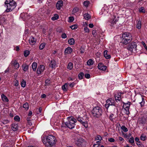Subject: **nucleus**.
<instances>
[{
    "label": "nucleus",
    "mask_w": 147,
    "mask_h": 147,
    "mask_svg": "<svg viewBox=\"0 0 147 147\" xmlns=\"http://www.w3.org/2000/svg\"><path fill=\"white\" fill-rule=\"evenodd\" d=\"M63 2L61 0L58 1L56 5V7L58 10H60L61 7L63 5Z\"/></svg>",
    "instance_id": "obj_14"
},
{
    "label": "nucleus",
    "mask_w": 147,
    "mask_h": 147,
    "mask_svg": "<svg viewBox=\"0 0 147 147\" xmlns=\"http://www.w3.org/2000/svg\"><path fill=\"white\" fill-rule=\"evenodd\" d=\"M70 28L72 30H75L77 28V26L76 25H74L71 26H70Z\"/></svg>",
    "instance_id": "obj_47"
},
{
    "label": "nucleus",
    "mask_w": 147,
    "mask_h": 147,
    "mask_svg": "<svg viewBox=\"0 0 147 147\" xmlns=\"http://www.w3.org/2000/svg\"><path fill=\"white\" fill-rule=\"evenodd\" d=\"M32 125V123L30 121H28L27 122V125L28 127L31 126Z\"/></svg>",
    "instance_id": "obj_53"
},
{
    "label": "nucleus",
    "mask_w": 147,
    "mask_h": 147,
    "mask_svg": "<svg viewBox=\"0 0 147 147\" xmlns=\"http://www.w3.org/2000/svg\"><path fill=\"white\" fill-rule=\"evenodd\" d=\"M62 88L64 91H67L68 89V84L67 83L65 84L64 85L62 86Z\"/></svg>",
    "instance_id": "obj_22"
},
{
    "label": "nucleus",
    "mask_w": 147,
    "mask_h": 147,
    "mask_svg": "<svg viewBox=\"0 0 147 147\" xmlns=\"http://www.w3.org/2000/svg\"><path fill=\"white\" fill-rule=\"evenodd\" d=\"M114 104V100L111 98H109L106 101L105 107L106 108L108 109L110 105H113Z\"/></svg>",
    "instance_id": "obj_10"
},
{
    "label": "nucleus",
    "mask_w": 147,
    "mask_h": 147,
    "mask_svg": "<svg viewBox=\"0 0 147 147\" xmlns=\"http://www.w3.org/2000/svg\"><path fill=\"white\" fill-rule=\"evenodd\" d=\"M84 17L85 19L86 20H88L90 18V16L89 14L88 13H85L84 15Z\"/></svg>",
    "instance_id": "obj_31"
},
{
    "label": "nucleus",
    "mask_w": 147,
    "mask_h": 147,
    "mask_svg": "<svg viewBox=\"0 0 147 147\" xmlns=\"http://www.w3.org/2000/svg\"><path fill=\"white\" fill-rule=\"evenodd\" d=\"M119 140L120 141H121V142H124V140L123 138H122L121 137H119Z\"/></svg>",
    "instance_id": "obj_60"
},
{
    "label": "nucleus",
    "mask_w": 147,
    "mask_h": 147,
    "mask_svg": "<svg viewBox=\"0 0 147 147\" xmlns=\"http://www.w3.org/2000/svg\"><path fill=\"white\" fill-rule=\"evenodd\" d=\"M30 54L29 51H24V55L25 57H27Z\"/></svg>",
    "instance_id": "obj_41"
},
{
    "label": "nucleus",
    "mask_w": 147,
    "mask_h": 147,
    "mask_svg": "<svg viewBox=\"0 0 147 147\" xmlns=\"http://www.w3.org/2000/svg\"><path fill=\"white\" fill-rule=\"evenodd\" d=\"M69 44L70 45H73L75 43V40L74 38H72L68 40Z\"/></svg>",
    "instance_id": "obj_26"
},
{
    "label": "nucleus",
    "mask_w": 147,
    "mask_h": 147,
    "mask_svg": "<svg viewBox=\"0 0 147 147\" xmlns=\"http://www.w3.org/2000/svg\"><path fill=\"white\" fill-rule=\"evenodd\" d=\"M56 139L55 137L52 135H49L42 139V142L47 146L51 147L54 146L55 143Z\"/></svg>",
    "instance_id": "obj_1"
},
{
    "label": "nucleus",
    "mask_w": 147,
    "mask_h": 147,
    "mask_svg": "<svg viewBox=\"0 0 147 147\" xmlns=\"http://www.w3.org/2000/svg\"><path fill=\"white\" fill-rule=\"evenodd\" d=\"M69 22H72L74 20V18L73 17H70L69 18Z\"/></svg>",
    "instance_id": "obj_51"
},
{
    "label": "nucleus",
    "mask_w": 147,
    "mask_h": 147,
    "mask_svg": "<svg viewBox=\"0 0 147 147\" xmlns=\"http://www.w3.org/2000/svg\"><path fill=\"white\" fill-rule=\"evenodd\" d=\"M76 144L79 147H84L86 144V142L82 137H77L75 139Z\"/></svg>",
    "instance_id": "obj_5"
},
{
    "label": "nucleus",
    "mask_w": 147,
    "mask_h": 147,
    "mask_svg": "<svg viewBox=\"0 0 147 147\" xmlns=\"http://www.w3.org/2000/svg\"><path fill=\"white\" fill-rule=\"evenodd\" d=\"M100 145V144H96L93 145L94 147H99Z\"/></svg>",
    "instance_id": "obj_59"
},
{
    "label": "nucleus",
    "mask_w": 147,
    "mask_h": 147,
    "mask_svg": "<svg viewBox=\"0 0 147 147\" xmlns=\"http://www.w3.org/2000/svg\"><path fill=\"white\" fill-rule=\"evenodd\" d=\"M72 49L70 47H68L65 50V53H66L70 54L72 52Z\"/></svg>",
    "instance_id": "obj_19"
},
{
    "label": "nucleus",
    "mask_w": 147,
    "mask_h": 147,
    "mask_svg": "<svg viewBox=\"0 0 147 147\" xmlns=\"http://www.w3.org/2000/svg\"><path fill=\"white\" fill-rule=\"evenodd\" d=\"M23 107L25 109V110H27L29 109V106L28 103V102H26L23 105Z\"/></svg>",
    "instance_id": "obj_29"
},
{
    "label": "nucleus",
    "mask_w": 147,
    "mask_h": 147,
    "mask_svg": "<svg viewBox=\"0 0 147 147\" xmlns=\"http://www.w3.org/2000/svg\"><path fill=\"white\" fill-rule=\"evenodd\" d=\"M128 107H125V108L124 109L125 111V113L127 115H128L129 114V108H127Z\"/></svg>",
    "instance_id": "obj_40"
},
{
    "label": "nucleus",
    "mask_w": 147,
    "mask_h": 147,
    "mask_svg": "<svg viewBox=\"0 0 147 147\" xmlns=\"http://www.w3.org/2000/svg\"><path fill=\"white\" fill-rule=\"evenodd\" d=\"M123 107L124 109L125 108V107H127V108H129L130 105V102L128 101L126 103H125L123 102Z\"/></svg>",
    "instance_id": "obj_23"
},
{
    "label": "nucleus",
    "mask_w": 147,
    "mask_h": 147,
    "mask_svg": "<svg viewBox=\"0 0 147 147\" xmlns=\"http://www.w3.org/2000/svg\"><path fill=\"white\" fill-rule=\"evenodd\" d=\"M95 140H99L100 141L102 140V138L100 135H97L95 137Z\"/></svg>",
    "instance_id": "obj_35"
},
{
    "label": "nucleus",
    "mask_w": 147,
    "mask_h": 147,
    "mask_svg": "<svg viewBox=\"0 0 147 147\" xmlns=\"http://www.w3.org/2000/svg\"><path fill=\"white\" fill-rule=\"evenodd\" d=\"M12 129L13 131H17L18 128V125L16 123H13L11 125Z\"/></svg>",
    "instance_id": "obj_17"
},
{
    "label": "nucleus",
    "mask_w": 147,
    "mask_h": 147,
    "mask_svg": "<svg viewBox=\"0 0 147 147\" xmlns=\"http://www.w3.org/2000/svg\"><path fill=\"white\" fill-rule=\"evenodd\" d=\"M22 67L23 70L24 71H26L27 70H28L29 66L28 65H24V66H22Z\"/></svg>",
    "instance_id": "obj_33"
},
{
    "label": "nucleus",
    "mask_w": 147,
    "mask_h": 147,
    "mask_svg": "<svg viewBox=\"0 0 147 147\" xmlns=\"http://www.w3.org/2000/svg\"><path fill=\"white\" fill-rule=\"evenodd\" d=\"M61 127L66 128L67 127L66 125V122L62 123L61 126Z\"/></svg>",
    "instance_id": "obj_52"
},
{
    "label": "nucleus",
    "mask_w": 147,
    "mask_h": 147,
    "mask_svg": "<svg viewBox=\"0 0 147 147\" xmlns=\"http://www.w3.org/2000/svg\"><path fill=\"white\" fill-rule=\"evenodd\" d=\"M56 61L53 59L51 61L49 65V66L50 67H51L52 68H54L56 67Z\"/></svg>",
    "instance_id": "obj_18"
},
{
    "label": "nucleus",
    "mask_w": 147,
    "mask_h": 147,
    "mask_svg": "<svg viewBox=\"0 0 147 147\" xmlns=\"http://www.w3.org/2000/svg\"><path fill=\"white\" fill-rule=\"evenodd\" d=\"M121 128L124 132H126L128 131L127 128L125 126H122Z\"/></svg>",
    "instance_id": "obj_37"
},
{
    "label": "nucleus",
    "mask_w": 147,
    "mask_h": 147,
    "mask_svg": "<svg viewBox=\"0 0 147 147\" xmlns=\"http://www.w3.org/2000/svg\"><path fill=\"white\" fill-rule=\"evenodd\" d=\"M46 95L45 94H43L41 95V97L42 98H45L46 97Z\"/></svg>",
    "instance_id": "obj_62"
},
{
    "label": "nucleus",
    "mask_w": 147,
    "mask_h": 147,
    "mask_svg": "<svg viewBox=\"0 0 147 147\" xmlns=\"http://www.w3.org/2000/svg\"><path fill=\"white\" fill-rule=\"evenodd\" d=\"M138 123L139 124L143 125L147 123V115L139 117L138 119Z\"/></svg>",
    "instance_id": "obj_8"
},
{
    "label": "nucleus",
    "mask_w": 147,
    "mask_h": 147,
    "mask_svg": "<svg viewBox=\"0 0 147 147\" xmlns=\"http://www.w3.org/2000/svg\"><path fill=\"white\" fill-rule=\"evenodd\" d=\"M32 68L33 70L34 71H35L37 66V63L35 62H33L32 64Z\"/></svg>",
    "instance_id": "obj_24"
},
{
    "label": "nucleus",
    "mask_w": 147,
    "mask_h": 147,
    "mask_svg": "<svg viewBox=\"0 0 147 147\" xmlns=\"http://www.w3.org/2000/svg\"><path fill=\"white\" fill-rule=\"evenodd\" d=\"M19 85V82L18 80H16L14 81V85L17 86Z\"/></svg>",
    "instance_id": "obj_50"
},
{
    "label": "nucleus",
    "mask_w": 147,
    "mask_h": 147,
    "mask_svg": "<svg viewBox=\"0 0 147 147\" xmlns=\"http://www.w3.org/2000/svg\"><path fill=\"white\" fill-rule=\"evenodd\" d=\"M122 43L123 44L126 45L130 43L132 40L131 34L129 33L125 32L122 35Z\"/></svg>",
    "instance_id": "obj_3"
},
{
    "label": "nucleus",
    "mask_w": 147,
    "mask_h": 147,
    "mask_svg": "<svg viewBox=\"0 0 147 147\" xmlns=\"http://www.w3.org/2000/svg\"><path fill=\"white\" fill-rule=\"evenodd\" d=\"M141 22L140 20L138 21V23L136 25V28L138 29L141 28Z\"/></svg>",
    "instance_id": "obj_30"
},
{
    "label": "nucleus",
    "mask_w": 147,
    "mask_h": 147,
    "mask_svg": "<svg viewBox=\"0 0 147 147\" xmlns=\"http://www.w3.org/2000/svg\"><path fill=\"white\" fill-rule=\"evenodd\" d=\"M85 77L87 78H89L90 77V75L89 74H86L85 75Z\"/></svg>",
    "instance_id": "obj_56"
},
{
    "label": "nucleus",
    "mask_w": 147,
    "mask_h": 147,
    "mask_svg": "<svg viewBox=\"0 0 147 147\" xmlns=\"http://www.w3.org/2000/svg\"><path fill=\"white\" fill-rule=\"evenodd\" d=\"M51 82V81L49 79H47L45 80V86H47L49 85Z\"/></svg>",
    "instance_id": "obj_28"
},
{
    "label": "nucleus",
    "mask_w": 147,
    "mask_h": 147,
    "mask_svg": "<svg viewBox=\"0 0 147 147\" xmlns=\"http://www.w3.org/2000/svg\"><path fill=\"white\" fill-rule=\"evenodd\" d=\"M140 139L143 141H145L147 139V137L144 134H142L140 136Z\"/></svg>",
    "instance_id": "obj_32"
},
{
    "label": "nucleus",
    "mask_w": 147,
    "mask_h": 147,
    "mask_svg": "<svg viewBox=\"0 0 147 147\" xmlns=\"http://www.w3.org/2000/svg\"><path fill=\"white\" fill-rule=\"evenodd\" d=\"M89 26L91 28H92L94 26V25L93 24H89Z\"/></svg>",
    "instance_id": "obj_61"
},
{
    "label": "nucleus",
    "mask_w": 147,
    "mask_h": 147,
    "mask_svg": "<svg viewBox=\"0 0 147 147\" xmlns=\"http://www.w3.org/2000/svg\"><path fill=\"white\" fill-rule=\"evenodd\" d=\"M121 93L119 92L115 95V97L116 101L117 102V101H119L121 100Z\"/></svg>",
    "instance_id": "obj_15"
},
{
    "label": "nucleus",
    "mask_w": 147,
    "mask_h": 147,
    "mask_svg": "<svg viewBox=\"0 0 147 147\" xmlns=\"http://www.w3.org/2000/svg\"><path fill=\"white\" fill-rule=\"evenodd\" d=\"M14 120L17 121H19L20 120V117L17 115L15 116L14 118Z\"/></svg>",
    "instance_id": "obj_39"
},
{
    "label": "nucleus",
    "mask_w": 147,
    "mask_h": 147,
    "mask_svg": "<svg viewBox=\"0 0 147 147\" xmlns=\"http://www.w3.org/2000/svg\"><path fill=\"white\" fill-rule=\"evenodd\" d=\"M89 3V2L88 1H86L84 2V5L85 7H88Z\"/></svg>",
    "instance_id": "obj_46"
},
{
    "label": "nucleus",
    "mask_w": 147,
    "mask_h": 147,
    "mask_svg": "<svg viewBox=\"0 0 147 147\" xmlns=\"http://www.w3.org/2000/svg\"><path fill=\"white\" fill-rule=\"evenodd\" d=\"M1 98L3 101L8 102L9 101L7 98L3 94H1Z\"/></svg>",
    "instance_id": "obj_21"
},
{
    "label": "nucleus",
    "mask_w": 147,
    "mask_h": 147,
    "mask_svg": "<svg viewBox=\"0 0 147 147\" xmlns=\"http://www.w3.org/2000/svg\"><path fill=\"white\" fill-rule=\"evenodd\" d=\"M108 140L110 142H114L115 141L114 139L112 138H109Z\"/></svg>",
    "instance_id": "obj_55"
},
{
    "label": "nucleus",
    "mask_w": 147,
    "mask_h": 147,
    "mask_svg": "<svg viewBox=\"0 0 147 147\" xmlns=\"http://www.w3.org/2000/svg\"><path fill=\"white\" fill-rule=\"evenodd\" d=\"M29 43L30 44L32 45H34L36 41V39H35L33 37L31 36L30 37L29 40Z\"/></svg>",
    "instance_id": "obj_13"
},
{
    "label": "nucleus",
    "mask_w": 147,
    "mask_h": 147,
    "mask_svg": "<svg viewBox=\"0 0 147 147\" xmlns=\"http://www.w3.org/2000/svg\"><path fill=\"white\" fill-rule=\"evenodd\" d=\"M74 83L73 82L69 84V86L71 87H73L74 85Z\"/></svg>",
    "instance_id": "obj_63"
},
{
    "label": "nucleus",
    "mask_w": 147,
    "mask_h": 147,
    "mask_svg": "<svg viewBox=\"0 0 147 147\" xmlns=\"http://www.w3.org/2000/svg\"><path fill=\"white\" fill-rule=\"evenodd\" d=\"M84 76V74L83 72L80 73L78 75V78L80 79H82L83 76Z\"/></svg>",
    "instance_id": "obj_42"
},
{
    "label": "nucleus",
    "mask_w": 147,
    "mask_h": 147,
    "mask_svg": "<svg viewBox=\"0 0 147 147\" xmlns=\"http://www.w3.org/2000/svg\"><path fill=\"white\" fill-rule=\"evenodd\" d=\"M137 44L135 42H132L129 44L127 47V49L131 52L134 51H136V50Z\"/></svg>",
    "instance_id": "obj_9"
},
{
    "label": "nucleus",
    "mask_w": 147,
    "mask_h": 147,
    "mask_svg": "<svg viewBox=\"0 0 147 147\" xmlns=\"http://www.w3.org/2000/svg\"><path fill=\"white\" fill-rule=\"evenodd\" d=\"M76 119L86 128L88 127V119L85 117H78Z\"/></svg>",
    "instance_id": "obj_7"
},
{
    "label": "nucleus",
    "mask_w": 147,
    "mask_h": 147,
    "mask_svg": "<svg viewBox=\"0 0 147 147\" xmlns=\"http://www.w3.org/2000/svg\"><path fill=\"white\" fill-rule=\"evenodd\" d=\"M87 65H93L94 62L91 59H89L87 62Z\"/></svg>",
    "instance_id": "obj_25"
},
{
    "label": "nucleus",
    "mask_w": 147,
    "mask_h": 147,
    "mask_svg": "<svg viewBox=\"0 0 147 147\" xmlns=\"http://www.w3.org/2000/svg\"><path fill=\"white\" fill-rule=\"evenodd\" d=\"M92 112L94 116L98 117L102 115V109L100 107L97 106L93 108Z\"/></svg>",
    "instance_id": "obj_6"
},
{
    "label": "nucleus",
    "mask_w": 147,
    "mask_h": 147,
    "mask_svg": "<svg viewBox=\"0 0 147 147\" xmlns=\"http://www.w3.org/2000/svg\"><path fill=\"white\" fill-rule=\"evenodd\" d=\"M11 65L14 66V69H17L19 68V63L16 60H12L11 62Z\"/></svg>",
    "instance_id": "obj_11"
},
{
    "label": "nucleus",
    "mask_w": 147,
    "mask_h": 147,
    "mask_svg": "<svg viewBox=\"0 0 147 147\" xmlns=\"http://www.w3.org/2000/svg\"><path fill=\"white\" fill-rule=\"evenodd\" d=\"M113 20L112 22V23L113 24H115L116 22L117 21V19L116 17V16H114L113 17Z\"/></svg>",
    "instance_id": "obj_38"
},
{
    "label": "nucleus",
    "mask_w": 147,
    "mask_h": 147,
    "mask_svg": "<svg viewBox=\"0 0 147 147\" xmlns=\"http://www.w3.org/2000/svg\"><path fill=\"white\" fill-rule=\"evenodd\" d=\"M129 143L132 144L134 143V138L132 137H131V138H130L129 139Z\"/></svg>",
    "instance_id": "obj_43"
},
{
    "label": "nucleus",
    "mask_w": 147,
    "mask_h": 147,
    "mask_svg": "<svg viewBox=\"0 0 147 147\" xmlns=\"http://www.w3.org/2000/svg\"><path fill=\"white\" fill-rule=\"evenodd\" d=\"M80 52L81 53H83L84 52V50L82 48L80 49Z\"/></svg>",
    "instance_id": "obj_58"
},
{
    "label": "nucleus",
    "mask_w": 147,
    "mask_h": 147,
    "mask_svg": "<svg viewBox=\"0 0 147 147\" xmlns=\"http://www.w3.org/2000/svg\"><path fill=\"white\" fill-rule=\"evenodd\" d=\"M26 82L23 80L21 82V86L24 88L26 86Z\"/></svg>",
    "instance_id": "obj_36"
},
{
    "label": "nucleus",
    "mask_w": 147,
    "mask_h": 147,
    "mask_svg": "<svg viewBox=\"0 0 147 147\" xmlns=\"http://www.w3.org/2000/svg\"><path fill=\"white\" fill-rule=\"evenodd\" d=\"M45 67L43 65H41L40 67H38L37 70V73L38 74H40L42 72H43L45 69Z\"/></svg>",
    "instance_id": "obj_12"
},
{
    "label": "nucleus",
    "mask_w": 147,
    "mask_h": 147,
    "mask_svg": "<svg viewBox=\"0 0 147 147\" xmlns=\"http://www.w3.org/2000/svg\"><path fill=\"white\" fill-rule=\"evenodd\" d=\"M5 4L7 6V8L6 11L7 12L11 11L16 6V3L13 0H10V1H6Z\"/></svg>",
    "instance_id": "obj_4"
},
{
    "label": "nucleus",
    "mask_w": 147,
    "mask_h": 147,
    "mask_svg": "<svg viewBox=\"0 0 147 147\" xmlns=\"http://www.w3.org/2000/svg\"><path fill=\"white\" fill-rule=\"evenodd\" d=\"M84 30L86 32H89V29L87 27H85Z\"/></svg>",
    "instance_id": "obj_54"
},
{
    "label": "nucleus",
    "mask_w": 147,
    "mask_h": 147,
    "mask_svg": "<svg viewBox=\"0 0 147 147\" xmlns=\"http://www.w3.org/2000/svg\"><path fill=\"white\" fill-rule=\"evenodd\" d=\"M142 101L140 102L141 106L143 105L144 104L145 100L144 99L143 97H142Z\"/></svg>",
    "instance_id": "obj_49"
},
{
    "label": "nucleus",
    "mask_w": 147,
    "mask_h": 147,
    "mask_svg": "<svg viewBox=\"0 0 147 147\" xmlns=\"http://www.w3.org/2000/svg\"><path fill=\"white\" fill-rule=\"evenodd\" d=\"M79 11V9L78 7L74 8L73 10V13H76Z\"/></svg>",
    "instance_id": "obj_45"
},
{
    "label": "nucleus",
    "mask_w": 147,
    "mask_h": 147,
    "mask_svg": "<svg viewBox=\"0 0 147 147\" xmlns=\"http://www.w3.org/2000/svg\"><path fill=\"white\" fill-rule=\"evenodd\" d=\"M45 43L44 42L41 43L39 46V48L40 50L43 49L45 45Z\"/></svg>",
    "instance_id": "obj_34"
},
{
    "label": "nucleus",
    "mask_w": 147,
    "mask_h": 147,
    "mask_svg": "<svg viewBox=\"0 0 147 147\" xmlns=\"http://www.w3.org/2000/svg\"><path fill=\"white\" fill-rule=\"evenodd\" d=\"M58 18V16L57 15H56L55 16L52 17L51 18V19L52 20H57Z\"/></svg>",
    "instance_id": "obj_48"
},
{
    "label": "nucleus",
    "mask_w": 147,
    "mask_h": 147,
    "mask_svg": "<svg viewBox=\"0 0 147 147\" xmlns=\"http://www.w3.org/2000/svg\"><path fill=\"white\" fill-rule=\"evenodd\" d=\"M67 121L66 122L67 127L71 129L74 128L77 122L76 119L72 116L68 117L67 119Z\"/></svg>",
    "instance_id": "obj_2"
},
{
    "label": "nucleus",
    "mask_w": 147,
    "mask_h": 147,
    "mask_svg": "<svg viewBox=\"0 0 147 147\" xmlns=\"http://www.w3.org/2000/svg\"><path fill=\"white\" fill-rule=\"evenodd\" d=\"M73 64L71 62H69L67 65V68L69 70H71L73 67Z\"/></svg>",
    "instance_id": "obj_27"
},
{
    "label": "nucleus",
    "mask_w": 147,
    "mask_h": 147,
    "mask_svg": "<svg viewBox=\"0 0 147 147\" xmlns=\"http://www.w3.org/2000/svg\"><path fill=\"white\" fill-rule=\"evenodd\" d=\"M98 68L99 69L103 70L105 71L107 69V67L103 65L102 63H99L98 66Z\"/></svg>",
    "instance_id": "obj_16"
},
{
    "label": "nucleus",
    "mask_w": 147,
    "mask_h": 147,
    "mask_svg": "<svg viewBox=\"0 0 147 147\" xmlns=\"http://www.w3.org/2000/svg\"><path fill=\"white\" fill-rule=\"evenodd\" d=\"M9 122V121L8 120H4L3 121V123L4 124L7 123Z\"/></svg>",
    "instance_id": "obj_64"
},
{
    "label": "nucleus",
    "mask_w": 147,
    "mask_h": 147,
    "mask_svg": "<svg viewBox=\"0 0 147 147\" xmlns=\"http://www.w3.org/2000/svg\"><path fill=\"white\" fill-rule=\"evenodd\" d=\"M61 37L63 38H65L67 37V36L65 33H63L61 35Z\"/></svg>",
    "instance_id": "obj_57"
},
{
    "label": "nucleus",
    "mask_w": 147,
    "mask_h": 147,
    "mask_svg": "<svg viewBox=\"0 0 147 147\" xmlns=\"http://www.w3.org/2000/svg\"><path fill=\"white\" fill-rule=\"evenodd\" d=\"M107 50H105L104 51V57L106 58L107 59H109L111 58V56L109 54H107Z\"/></svg>",
    "instance_id": "obj_20"
},
{
    "label": "nucleus",
    "mask_w": 147,
    "mask_h": 147,
    "mask_svg": "<svg viewBox=\"0 0 147 147\" xmlns=\"http://www.w3.org/2000/svg\"><path fill=\"white\" fill-rule=\"evenodd\" d=\"M139 11L140 12H142L143 13H144L145 12V10L144 9L143 7H141L139 9Z\"/></svg>",
    "instance_id": "obj_44"
}]
</instances>
